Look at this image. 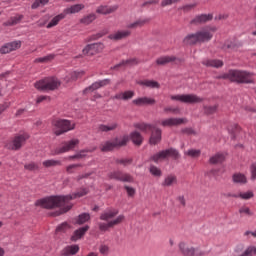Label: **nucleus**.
<instances>
[{"mask_svg": "<svg viewBox=\"0 0 256 256\" xmlns=\"http://www.w3.org/2000/svg\"><path fill=\"white\" fill-rule=\"evenodd\" d=\"M241 42L237 41V40H227L222 49H224L226 51V49H229L230 51H237V49H239V47H241Z\"/></svg>", "mask_w": 256, "mask_h": 256, "instance_id": "26", "label": "nucleus"}, {"mask_svg": "<svg viewBox=\"0 0 256 256\" xmlns=\"http://www.w3.org/2000/svg\"><path fill=\"white\" fill-rule=\"evenodd\" d=\"M23 20V15H16L14 17H11L7 22L4 23L7 27L17 25L18 23H21Z\"/></svg>", "mask_w": 256, "mask_h": 256, "instance_id": "40", "label": "nucleus"}, {"mask_svg": "<svg viewBox=\"0 0 256 256\" xmlns=\"http://www.w3.org/2000/svg\"><path fill=\"white\" fill-rule=\"evenodd\" d=\"M27 139H29V134L27 133L16 135L6 144V147L11 151H19L25 145Z\"/></svg>", "mask_w": 256, "mask_h": 256, "instance_id": "9", "label": "nucleus"}, {"mask_svg": "<svg viewBox=\"0 0 256 256\" xmlns=\"http://www.w3.org/2000/svg\"><path fill=\"white\" fill-rule=\"evenodd\" d=\"M84 195H87V189H81L74 194L66 196H50L40 199L35 202V205L36 207H42L43 209H55L59 207V211L54 214L55 217H59V215L71 211L73 208V203H71V201H73V199H79V197H84Z\"/></svg>", "mask_w": 256, "mask_h": 256, "instance_id": "1", "label": "nucleus"}, {"mask_svg": "<svg viewBox=\"0 0 256 256\" xmlns=\"http://www.w3.org/2000/svg\"><path fill=\"white\" fill-rule=\"evenodd\" d=\"M223 161H225V154L223 153H217L209 159V163H211V165H217L219 163H223Z\"/></svg>", "mask_w": 256, "mask_h": 256, "instance_id": "36", "label": "nucleus"}, {"mask_svg": "<svg viewBox=\"0 0 256 256\" xmlns=\"http://www.w3.org/2000/svg\"><path fill=\"white\" fill-rule=\"evenodd\" d=\"M38 91H55L61 87V81L56 77H47L34 84Z\"/></svg>", "mask_w": 256, "mask_h": 256, "instance_id": "6", "label": "nucleus"}, {"mask_svg": "<svg viewBox=\"0 0 256 256\" xmlns=\"http://www.w3.org/2000/svg\"><path fill=\"white\" fill-rule=\"evenodd\" d=\"M254 197H255V194L253 193V191L238 193V198L243 199L244 201H249V199H253Z\"/></svg>", "mask_w": 256, "mask_h": 256, "instance_id": "45", "label": "nucleus"}, {"mask_svg": "<svg viewBox=\"0 0 256 256\" xmlns=\"http://www.w3.org/2000/svg\"><path fill=\"white\" fill-rule=\"evenodd\" d=\"M213 20V14H201L191 20V25H203Z\"/></svg>", "mask_w": 256, "mask_h": 256, "instance_id": "20", "label": "nucleus"}, {"mask_svg": "<svg viewBox=\"0 0 256 256\" xmlns=\"http://www.w3.org/2000/svg\"><path fill=\"white\" fill-rule=\"evenodd\" d=\"M240 217H253L254 212L251 211V208L247 205H243L238 210Z\"/></svg>", "mask_w": 256, "mask_h": 256, "instance_id": "34", "label": "nucleus"}, {"mask_svg": "<svg viewBox=\"0 0 256 256\" xmlns=\"http://www.w3.org/2000/svg\"><path fill=\"white\" fill-rule=\"evenodd\" d=\"M175 61H177V57L175 56H162L156 60V65H167Z\"/></svg>", "mask_w": 256, "mask_h": 256, "instance_id": "31", "label": "nucleus"}, {"mask_svg": "<svg viewBox=\"0 0 256 256\" xmlns=\"http://www.w3.org/2000/svg\"><path fill=\"white\" fill-rule=\"evenodd\" d=\"M173 185H177V176L174 174H169L164 178L162 187H173Z\"/></svg>", "mask_w": 256, "mask_h": 256, "instance_id": "30", "label": "nucleus"}, {"mask_svg": "<svg viewBox=\"0 0 256 256\" xmlns=\"http://www.w3.org/2000/svg\"><path fill=\"white\" fill-rule=\"evenodd\" d=\"M55 59V55L50 54L41 58H36L35 63H49V61H53Z\"/></svg>", "mask_w": 256, "mask_h": 256, "instance_id": "48", "label": "nucleus"}, {"mask_svg": "<svg viewBox=\"0 0 256 256\" xmlns=\"http://www.w3.org/2000/svg\"><path fill=\"white\" fill-rule=\"evenodd\" d=\"M216 32L217 27L207 26L194 33L187 34L183 39V43L184 45H203V43H209Z\"/></svg>", "mask_w": 256, "mask_h": 256, "instance_id": "2", "label": "nucleus"}, {"mask_svg": "<svg viewBox=\"0 0 256 256\" xmlns=\"http://www.w3.org/2000/svg\"><path fill=\"white\" fill-rule=\"evenodd\" d=\"M129 142V136H123L120 138H115L114 140L107 141L101 145L100 149L103 152L113 151V149H117L119 147H125Z\"/></svg>", "mask_w": 256, "mask_h": 256, "instance_id": "7", "label": "nucleus"}, {"mask_svg": "<svg viewBox=\"0 0 256 256\" xmlns=\"http://www.w3.org/2000/svg\"><path fill=\"white\" fill-rule=\"evenodd\" d=\"M26 171H39V164L37 162H28L24 165Z\"/></svg>", "mask_w": 256, "mask_h": 256, "instance_id": "47", "label": "nucleus"}, {"mask_svg": "<svg viewBox=\"0 0 256 256\" xmlns=\"http://www.w3.org/2000/svg\"><path fill=\"white\" fill-rule=\"evenodd\" d=\"M178 247L180 252L184 256H201V253L199 252L198 249L187 246L185 242H180Z\"/></svg>", "mask_w": 256, "mask_h": 256, "instance_id": "14", "label": "nucleus"}, {"mask_svg": "<svg viewBox=\"0 0 256 256\" xmlns=\"http://www.w3.org/2000/svg\"><path fill=\"white\" fill-rule=\"evenodd\" d=\"M105 49V45L103 43H94L88 44L83 50V55L93 56L97 55V53H101Z\"/></svg>", "mask_w": 256, "mask_h": 256, "instance_id": "12", "label": "nucleus"}, {"mask_svg": "<svg viewBox=\"0 0 256 256\" xmlns=\"http://www.w3.org/2000/svg\"><path fill=\"white\" fill-rule=\"evenodd\" d=\"M250 172H251V178L256 179V163L251 165Z\"/></svg>", "mask_w": 256, "mask_h": 256, "instance_id": "60", "label": "nucleus"}, {"mask_svg": "<svg viewBox=\"0 0 256 256\" xmlns=\"http://www.w3.org/2000/svg\"><path fill=\"white\" fill-rule=\"evenodd\" d=\"M145 23H149V19H139L134 23H131L127 26L128 29H137V27H143Z\"/></svg>", "mask_w": 256, "mask_h": 256, "instance_id": "43", "label": "nucleus"}, {"mask_svg": "<svg viewBox=\"0 0 256 256\" xmlns=\"http://www.w3.org/2000/svg\"><path fill=\"white\" fill-rule=\"evenodd\" d=\"M17 49H21V41L19 40L4 44L0 48V53L1 55H7V53L17 51Z\"/></svg>", "mask_w": 256, "mask_h": 256, "instance_id": "15", "label": "nucleus"}, {"mask_svg": "<svg viewBox=\"0 0 256 256\" xmlns=\"http://www.w3.org/2000/svg\"><path fill=\"white\" fill-rule=\"evenodd\" d=\"M118 215L116 218L115 216ZM101 221H106V223L101 222L98 224L100 231H109L117 225H121L125 221V215H119V210L111 209L106 210L100 215Z\"/></svg>", "mask_w": 256, "mask_h": 256, "instance_id": "3", "label": "nucleus"}, {"mask_svg": "<svg viewBox=\"0 0 256 256\" xmlns=\"http://www.w3.org/2000/svg\"><path fill=\"white\" fill-rule=\"evenodd\" d=\"M95 19H97V14L91 13V14L84 16L80 20V23H82V25H91V23H93V21H95Z\"/></svg>", "mask_w": 256, "mask_h": 256, "instance_id": "38", "label": "nucleus"}, {"mask_svg": "<svg viewBox=\"0 0 256 256\" xmlns=\"http://www.w3.org/2000/svg\"><path fill=\"white\" fill-rule=\"evenodd\" d=\"M49 3V0H35L32 4V9H38V7H45Z\"/></svg>", "mask_w": 256, "mask_h": 256, "instance_id": "53", "label": "nucleus"}, {"mask_svg": "<svg viewBox=\"0 0 256 256\" xmlns=\"http://www.w3.org/2000/svg\"><path fill=\"white\" fill-rule=\"evenodd\" d=\"M109 179H115L116 181H121L122 183H133V176L121 171H113L108 174Z\"/></svg>", "mask_w": 256, "mask_h": 256, "instance_id": "11", "label": "nucleus"}, {"mask_svg": "<svg viewBox=\"0 0 256 256\" xmlns=\"http://www.w3.org/2000/svg\"><path fill=\"white\" fill-rule=\"evenodd\" d=\"M9 107V103H4L0 105V115Z\"/></svg>", "mask_w": 256, "mask_h": 256, "instance_id": "64", "label": "nucleus"}, {"mask_svg": "<svg viewBox=\"0 0 256 256\" xmlns=\"http://www.w3.org/2000/svg\"><path fill=\"white\" fill-rule=\"evenodd\" d=\"M244 237H247L249 239V237H254V239H256V230L255 231H246L244 232Z\"/></svg>", "mask_w": 256, "mask_h": 256, "instance_id": "61", "label": "nucleus"}, {"mask_svg": "<svg viewBox=\"0 0 256 256\" xmlns=\"http://www.w3.org/2000/svg\"><path fill=\"white\" fill-rule=\"evenodd\" d=\"M160 142H161V129L154 127L150 137V144L157 145V143H160Z\"/></svg>", "mask_w": 256, "mask_h": 256, "instance_id": "29", "label": "nucleus"}, {"mask_svg": "<svg viewBox=\"0 0 256 256\" xmlns=\"http://www.w3.org/2000/svg\"><path fill=\"white\" fill-rule=\"evenodd\" d=\"M69 229H71L69 223L64 222L57 226L56 233H65L66 231H69Z\"/></svg>", "mask_w": 256, "mask_h": 256, "instance_id": "49", "label": "nucleus"}, {"mask_svg": "<svg viewBox=\"0 0 256 256\" xmlns=\"http://www.w3.org/2000/svg\"><path fill=\"white\" fill-rule=\"evenodd\" d=\"M78 167H83V164H70L66 167V173H69V175L75 173Z\"/></svg>", "mask_w": 256, "mask_h": 256, "instance_id": "52", "label": "nucleus"}, {"mask_svg": "<svg viewBox=\"0 0 256 256\" xmlns=\"http://www.w3.org/2000/svg\"><path fill=\"white\" fill-rule=\"evenodd\" d=\"M52 129L55 135H63V133H68V131H73V129H75V122L56 118L52 120Z\"/></svg>", "mask_w": 256, "mask_h": 256, "instance_id": "5", "label": "nucleus"}, {"mask_svg": "<svg viewBox=\"0 0 256 256\" xmlns=\"http://www.w3.org/2000/svg\"><path fill=\"white\" fill-rule=\"evenodd\" d=\"M117 9H119V5H101L97 7L96 13H98L99 15H111V13H115Z\"/></svg>", "mask_w": 256, "mask_h": 256, "instance_id": "18", "label": "nucleus"}, {"mask_svg": "<svg viewBox=\"0 0 256 256\" xmlns=\"http://www.w3.org/2000/svg\"><path fill=\"white\" fill-rule=\"evenodd\" d=\"M256 255V246H249L244 252V256H255Z\"/></svg>", "mask_w": 256, "mask_h": 256, "instance_id": "55", "label": "nucleus"}, {"mask_svg": "<svg viewBox=\"0 0 256 256\" xmlns=\"http://www.w3.org/2000/svg\"><path fill=\"white\" fill-rule=\"evenodd\" d=\"M65 19V14L61 13L55 16L48 24H47V29H51L53 27H57L59 25L60 21H63Z\"/></svg>", "mask_w": 256, "mask_h": 256, "instance_id": "32", "label": "nucleus"}, {"mask_svg": "<svg viewBox=\"0 0 256 256\" xmlns=\"http://www.w3.org/2000/svg\"><path fill=\"white\" fill-rule=\"evenodd\" d=\"M187 123L185 118H167L160 122L162 127H177V125H183Z\"/></svg>", "mask_w": 256, "mask_h": 256, "instance_id": "16", "label": "nucleus"}, {"mask_svg": "<svg viewBox=\"0 0 256 256\" xmlns=\"http://www.w3.org/2000/svg\"><path fill=\"white\" fill-rule=\"evenodd\" d=\"M138 85H141V87H148V89H160L161 84L155 80H139Z\"/></svg>", "mask_w": 256, "mask_h": 256, "instance_id": "24", "label": "nucleus"}, {"mask_svg": "<svg viewBox=\"0 0 256 256\" xmlns=\"http://www.w3.org/2000/svg\"><path fill=\"white\" fill-rule=\"evenodd\" d=\"M202 64L205 67H214L215 69H219L223 66V61L218 59H206L202 61Z\"/></svg>", "mask_w": 256, "mask_h": 256, "instance_id": "28", "label": "nucleus"}, {"mask_svg": "<svg viewBox=\"0 0 256 256\" xmlns=\"http://www.w3.org/2000/svg\"><path fill=\"white\" fill-rule=\"evenodd\" d=\"M117 127H118L117 123H111L108 125L100 124L98 126V131L100 133H108V131H115V129H117Z\"/></svg>", "mask_w": 256, "mask_h": 256, "instance_id": "33", "label": "nucleus"}, {"mask_svg": "<svg viewBox=\"0 0 256 256\" xmlns=\"http://www.w3.org/2000/svg\"><path fill=\"white\" fill-rule=\"evenodd\" d=\"M100 253L102 255H107V253H109V247H107L106 245H103L100 247Z\"/></svg>", "mask_w": 256, "mask_h": 256, "instance_id": "63", "label": "nucleus"}, {"mask_svg": "<svg viewBox=\"0 0 256 256\" xmlns=\"http://www.w3.org/2000/svg\"><path fill=\"white\" fill-rule=\"evenodd\" d=\"M89 231V226H84L76 230L71 236V241H79Z\"/></svg>", "mask_w": 256, "mask_h": 256, "instance_id": "27", "label": "nucleus"}, {"mask_svg": "<svg viewBox=\"0 0 256 256\" xmlns=\"http://www.w3.org/2000/svg\"><path fill=\"white\" fill-rule=\"evenodd\" d=\"M234 183H240V185H245L247 183V177L245 174L236 173L232 177Z\"/></svg>", "mask_w": 256, "mask_h": 256, "instance_id": "42", "label": "nucleus"}, {"mask_svg": "<svg viewBox=\"0 0 256 256\" xmlns=\"http://www.w3.org/2000/svg\"><path fill=\"white\" fill-rule=\"evenodd\" d=\"M243 246H237L231 256H244Z\"/></svg>", "mask_w": 256, "mask_h": 256, "instance_id": "57", "label": "nucleus"}, {"mask_svg": "<svg viewBox=\"0 0 256 256\" xmlns=\"http://www.w3.org/2000/svg\"><path fill=\"white\" fill-rule=\"evenodd\" d=\"M133 97H135V92L128 90V91L120 92V93L116 94L115 96H113L112 99L129 101V99H133Z\"/></svg>", "mask_w": 256, "mask_h": 256, "instance_id": "25", "label": "nucleus"}, {"mask_svg": "<svg viewBox=\"0 0 256 256\" xmlns=\"http://www.w3.org/2000/svg\"><path fill=\"white\" fill-rule=\"evenodd\" d=\"M217 109H219V105L217 104L213 106H204V113H206V115H213V113H217Z\"/></svg>", "mask_w": 256, "mask_h": 256, "instance_id": "50", "label": "nucleus"}, {"mask_svg": "<svg viewBox=\"0 0 256 256\" xmlns=\"http://www.w3.org/2000/svg\"><path fill=\"white\" fill-rule=\"evenodd\" d=\"M77 253H79V245L66 246L60 251L61 256H73Z\"/></svg>", "mask_w": 256, "mask_h": 256, "instance_id": "22", "label": "nucleus"}, {"mask_svg": "<svg viewBox=\"0 0 256 256\" xmlns=\"http://www.w3.org/2000/svg\"><path fill=\"white\" fill-rule=\"evenodd\" d=\"M137 63H139V61H137V59L135 58L129 59V60H123L119 64L115 65L114 69H121V67H127V65H137Z\"/></svg>", "mask_w": 256, "mask_h": 256, "instance_id": "41", "label": "nucleus"}, {"mask_svg": "<svg viewBox=\"0 0 256 256\" xmlns=\"http://www.w3.org/2000/svg\"><path fill=\"white\" fill-rule=\"evenodd\" d=\"M134 127L143 133H149V131H153L155 129V126L146 123H137Z\"/></svg>", "mask_w": 256, "mask_h": 256, "instance_id": "35", "label": "nucleus"}, {"mask_svg": "<svg viewBox=\"0 0 256 256\" xmlns=\"http://www.w3.org/2000/svg\"><path fill=\"white\" fill-rule=\"evenodd\" d=\"M107 85H111V79L99 80L86 88L84 93H92V91H97V89H101V87H107Z\"/></svg>", "mask_w": 256, "mask_h": 256, "instance_id": "17", "label": "nucleus"}, {"mask_svg": "<svg viewBox=\"0 0 256 256\" xmlns=\"http://www.w3.org/2000/svg\"><path fill=\"white\" fill-rule=\"evenodd\" d=\"M254 75L253 72L245 70H229L227 73L219 76V79H228V81H231L232 83L249 85L255 83L253 80Z\"/></svg>", "mask_w": 256, "mask_h": 256, "instance_id": "4", "label": "nucleus"}, {"mask_svg": "<svg viewBox=\"0 0 256 256\" xmlns=\"http://www.w3.org/2000/svg\"><path fill=\"white\" fill-rule=\"evenodd\" d=\"M130 138L134 145H141L143 143V136L137 131L132 132Z\"/></svg>", "mask_w": 256, "mask_h": 256, "instance_id": "37", "label": "nucleus"}, {"mask_svg": "<svg viewBox=\"0 0 256 256\" xmlns=\"http://www.w3.org/2000/svg\"><path fill=\"white\" fill-rule=\"evenodd\" d=\"M179 109L177 108H172V107H165L164 108V113H178Z\"/></svg>", "mask_w": 256, "mask_h": 256, "instance_id": "62", "label": "nucleus"}, {"mask_svg": "<svg viewBox=\"0 0 256 256\" xmlns=\"http://www.w3.org/2000/svg\"><path fill=\"white\" fill-rule=\"evenodd\" d=\"M184 155H187L188 157H191L192 159H197V158L201 157V150L190 149V150L184 152Z\"/></svg>", "mask_w": 256, "mask_h": 256, "instance_id": "46", "label": "nucleus"}, {"mask_svg": "<svg viewBox=\"0 0 256 256\" xmlns=\"http://www.w3.org/2000/svg\"><path fill=\"white\" fill-rule=\"evenodd\" d=\"M43 167L49 169V167H61L62 163L60 160L49 159L42 162Z\"/></svg>", "mask_w": 256, "mask_h": 256, "instance_id": "39", "label": "nucleus"}, {"mask_svg": "<svg viewBox=\"0 0 256 256\" xmlns=\"http://www.w3.org/2000/svg\"><path fill=\"white\" fill-rule=\"evenodd\" d=\"M89 219H91V216L89 215V213H82L77 217L76 223L78 225H83L84 223H87Z\"/></svg>", "mask_w": 256, "mask_h": 256, "instance_id": "44", "label": "nucleus"}, {"mask_svg": "<svg viewBox=\"0 0 256 256\" xmlns=\"http://www.w3.org/2000/svg\"><path fill=\"white\" fill-rule=\"evenodd\" d=\"M116 163H118V165H123L124 167H127V165H131V163H133V159L131 158L118 159Z\"/></svg>", "mask_w": 256, "mask_h": 256, "instance_id": "54", "label": "nucleus"}, {"mask_svg": "<svg viewBox=\"0 0 256 256\" xmlns=\"http://www.w3.org/2000/svg\"><path fill=\"white\" fill-rule=\"evenodd\" d=\"M96 148L92 149V150H81L80 152H78L76 155L78 157V159H85V157H87V153H93V151H95Z\"/></svg>", "mask_w": 256, "mask_h": 256, "instance_id": "56", "label": "nucleus"}, {"mask_svg": "<svg viewBox=\"0 0 256 256\" xmlns=\"http://www.w3.org/2000/svg\"><path fill=\"white\" fill-rule=\"evenodd\" d=\"M167 157H172V159H179V151L173 148H169L167 150L156 153L150 158V160L154 161V163H159V161H163V159H167Z\"/></svg>", "mask_w": 256, "mask_h": 256, "instance_id": "10", "label": "nucleus"}, {"mask_svg": "<svg viewBox=\"0 0 256 256\" xmlns=\"http://www.w3.org/2000/svg\"><path fill=\"white\" fill-rule=\"evenodd\" d=\"M171 101H179V103H187L193 105L195 103H203V98L196 94H176L170 96Z\"/></svg>", "mask_w": 256, "mask_h": 256, "instance_id": "8", "label": "nucleus"}, {"mask_svg": "<svg viewBox=\"0 0 256 256\" xmlns=\"http://www.w3.org/2000/svg\"><path fill=\"white\" fill-rule=\"evenodd\" d=\"M149 170L151 175H153L154 177H161V175H163L161 169L157 168V166L155 165H151Z\"/></svg>", "mask_w": 256, "mask_h": 256, "instance_id": "51", "label": "nucleus"}, {"mask_svg": "<svg viewBox=\"0 0 256 256\" xmlns=\"http://www.w3.org/2000/svg\"><path fill=\"white\" fill-rule=\"evenodd\" d=\"M85 9V5L83 4H74L66 9H64L63 14L66 15H75V13H80Z\"/></svg>", "mask_w": 256, "mask_h": 256, "instance_id": "23", "label": "nucleus"}, {"mask_svg": "<svg viewBox=\"0 0 256 256\" xmlns=\"http://www.w3.org/2000/svg\"><path fill=\"white\" fill-rule=\"evenodd\" d=\"M132 103L134 105H137L138 107H141L142 105H155V103H157V101L155 100V98H150V97H140V98H136L132 101Z\"/></svg>", "mask_w": 256, "mask_h": 256, "instance_id": "21", "label": "nucleus"}, {"mask_svg": "<svg viewBox=\"0 0 256 256\" xmlns=\"http://www.w3.org/2000/svg\"><path fill=\"white\" fill-rule=\"evenodd\" d=\"M124 189L126 190V193L128 197H134L135 196V188L129 187V186H124Z\"/></svg>", "mask_w": 256, "mask_h": 256, "instance_id": "58", "label": "nucleus"}, {"mask_svg": "<svg viewBox=\"0 0 256 256\" xmlns=\"http://www.w3.org/2000/svg\"><path fill=\"white\" fill-rule=\"evenodd\" d=\"M79 145V139H72L68 142H64L63 146L60 148H56L54 150V155H61L63 153H67L69 151H72L74 147H77Z\"/></svg>", "mask_w": 256, "mask_h": 256, "instance_id": "13", "label": "nucleus"}, {"mask_svg": "<svg viewBox=\"0 0 256 256\" xmlns=\"http://www.w3.org/2000/svg\"><path fill=\"white\" fill-rule=\"evenodd\" d=\"M131 36L130 30H118L108 36L112 41H121V39H127Z\"/></svg>", "mask_w": 256, "mask_h": 256, "instance_id": "19", "label": "nucleus"}, {"mask_svg": "<svg viewBox=\"0 0 256 256\" xmlns=\"http://www.w3.org/2000/svg\"><path fill=\"white\" fill-rule=\"evenodd\" d=\"M180 0H163L161 2L162 7H167L169 5H173V3H179Z\"/></svg>", "mask_w": 256, "mask_h": 256, "instance_id": "59", "label": "nucleus"}]
</instances>
